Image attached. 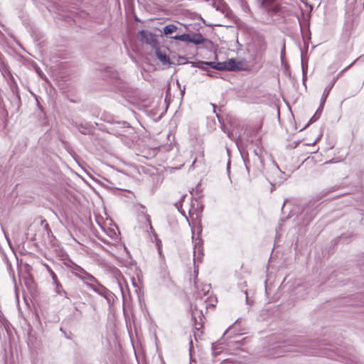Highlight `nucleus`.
<instances>
[{
  "mask_svg": "<svg viewBox=\"0 0 364 364\" xmlns=\"http://www.w3.org/2000/svg\"><path fill=\"white\" fill-rule=\"evenodd\" d=\"M224 132H226L228 134V136L230 138V139H232V134L230 132H227L226 130L224 129Z\"/></svg>",
  "mask_w": 364,
  "mask_h": 364,
  "instance_id": "nucleus-28",
  "label": "nucleus"
},
{
  "mask_svg": "<svg viewBox=\"0 0 364 364\" xmlns=\"http://www.w3.org/2000/svg\"><path fill=\"white\" fill-rule=\"evenodd\" d=\"M171 38L174 40H178L183 42L189 43V33H183L181 35H176L174 36H171Z\"/></svg>",
  "mask_w": 364,
  "mask_h": 364,
  "instance_id": "nucleus-18",
  "label": "nucleus"
},
{
  "mask_svg": "<svg viewBox=\"0 0 364 364\" xmlns=\"http://www.w3.org/2000/svg\"><path fill=\"white\" fill-rule=\"evenodd\" d=\"M156 55L157 58L161 62V63L164 65H170L171 63L170 61V58L166 53V50H162L160 48L156 49Z\"/></svg>",
  "mask_w": 364,
  "mask_h": 364,
  "instance_id": "nucleus-5",
  "label": "nucleus"
},
{
  "mask_svg": "<svg viewBox=\"0 0 364 364\" xmlns=\"http://www.w3.org/2000/svg\"><path fill=\"white\" fill-rule=\"evenodd\" d=\"M323 111V109H321V105H319L318 108L317 109L316 113L310 119L309 123H313L318 120V119L320 117L321 112Z\"/></svg>",
  "mask_w": 364,
  "mask_h": 364,
  "instance_id": "nucleus-19",
  "label": "nucleus"
},
{
  "mask_svg": "<svg viewBox=\"0 0 364 364\" xmlns=\"http://www.w3.org/2000/svg\"><path fill=\"white\" fill-rule=\"evenodd\" d=\"M209 306H211V304H208L207 299H204L200 296L196 299L194 306H191L192 320L195 329L194 336L196 338L199 336V331L203 327L202 316H203L204 309L207 311ZM212 306H213V304Z\"/></svg>",
  "mask_w": 364,
  "mask_h": 364,
  "instance_id": "nucleus-2",
  "label": "nucleus"
},
{
  "mask_svg": "<svg viewBox=\"0 0 364 364\" xmlns=\"http://www.w3.org/2000/svg\"><path fill=\"white\" fill-rule=\"evenodd\" d=\"M336 80H337V78L333 79L331 83H333V84H334V83H335V82L336 81Z\"/></svg>",
  "mask_w": 364,
  "mask_h": 364,
  "instance_id": "nucleus-34",
  "label": "nucleus"
},
{
  "mask_svg": "<svg viewBox=\"0 0 364 364\" xmlns=\"http://www.w3.org/2000/svg\"><path fill=\"white\" fill-rule=\"evenodd\" d=\"M266 49H267V43L265 42L264 40L262 39L260 41L259 48H258V51L260 53H264L265 52Z\"/></svg>",
  "mask_w": 364,
  "mask_h": 364,
  "instance_id": "nucleus-22",
  "label": "nucleus"
},
{
  "mask_svg": "<svg viewBox=\"0 0 364 364\" xmlns=\"http://www.w3.org/2000/svg\"><path fill=\"white\" fill-rule=\"evenodd\" d=\"M103 297L106 299L109 306H111L114 303L116 296L111 291L108 290Z\"/></svg>",
  "mask_w": 364,
  "mask_h": 364,
  "instance_id": "nucleus-15",
  "label": "nucleus"
},
{
  "mask_svg": "<svg viewBox=\"0 0 364 364\" xmlns=\"http://www.w3.org/2000/svg\"><path fill=\"white\" fill-rule=\"evenodd\" d=\"M215 6L216 9L220 10L225 16L228 17L230 16L231 11L225 4L220 3Z\"/></svg>",
  "mask_w": 364,
  "mask_h": 364,
  "instance_id": "nucleus-13",
  "label": "nucleus"
},
{
  "mask_svg": "<svg viewBox=\"0 0 364 364\" xmlns=\"http://www.w3.org/2000/svg\"><path fill=\"white\" fill-rule=\"evenodd\" d=\"M210 68L218 70H226V63L225 62H219L217 63H215L214 62H212V64L210 65Z\"/></svg>",
  "mask_w": 364,
  "mask_h": 364,
  "instance_id": "nucleus-16",
  "label": "nucleus"
},
{
  "mask_svg": "<svg viewBox=\"0 0 364 364\" xmlns=\"http://www.w3.org/2000/svg\"><path fill=\"white\" fill-rule=\"evenodd\" d=\"M245 294H246V301H247V302H248L247 293V292H245Z\"/></svg>",
  "mask_w": 364,
  "mask_h": 364,
  "instance_id": "nucleus-33",
  "label": "nucleus"
},
{
  "mask_svg": "<svg viewBox=\"0 0 364 364\" xmlns=\"http://www.w3.org/2000/svg\"><path fill=\"white\" fill-rule=\"evenodd\" d=\"M350 65H348V66H347L346 68H345L342 70V72H341V73H343V72H345L346 70H347L350 68Z\"/></svg>",
  "mask_w": 364,
  "mask_h": 364,
  "instance_id": "nucleus-31",
  "label": "nucleus"
},
{
  "mask_svg": "<svg viewBox=\"0 0 364 364\" xmlns=\"http://www.w3.org/2000/svg\"><path fill=\"white\" fill-rule=\"evenodd\" d=\"M45 266L53 279V284L57 283V281H58V277H57V275L55 274V273L53 271V269L48 264H46Z\"/></svg>",
  "mask_w": 364,
  "mask_h": 364,
  "instance_id": "nucleus-21",
  "label": "nucleus"
},
{
  "mask_svg": "<svg viewBox=\"0 0 364 364\" xmlns=\"http://www.w3.org/2000/svg\"><path fill=\"white\" fill-rule=\"evenodd\" d=\"M244 162H245V166H246V169L249 172L250 171V168H249V165H248L249 161L244 159Z\"/></svg>",
  "mask_w": 364,
  "mask_h": 364,
  "instance_id": "nucleus-27",
  "label": "nucleus"
},
{
  "mask_svg": "<svg viewBox=\"0 0 364 364\" xmlns=\"http://www.w3.org/2000/svg\"><path fill=\"white\" fill-rule=\"evenodd\" d=\"M333 87V83H331L323 90V95L321 98V109L323 108V105L326 101L327 97L328 96L329 92Z\"/></svg>",
  "mask_w": 364,
  "mask_h": 364,
  "instance_id": "nucleus-10",
  "label": "nucleus"
},
{
  "mask_svg": "<svg viewBox=\"0 0 364 364\" xmlns=\"http://www.w3.org/2000/svg\"><path fill=\"white\" fill-rule=\"evenodd\" d=\"M210 288L211 287H210V284H205V285L203 286L202 290L204 292V295H206L209 292V291L210 290Z\"/></svg>",
  "mask_w": 364,
  "mask_h": 364,
  "instance_id": "nucleus-23",
  "label": "nucleus"
},
{
  "mask_svg": "<svg viewBox=\"0 0 364 364\" xmlns=\"http://www.w3.org/2000/svg\"><path fill=\"white\" fill-rule=\"evenodd\" d=\"M86 286L102 296H104L109 290L100 282H97V284H90L86 282Z\"/></svg>",
  "mask_w": 364,
  "mask_h": 364,
  "instance_id": "nucleus-4",
  "label": "nucleus"
},
{
  "mask_svg": "<svg viewBox=\"0 0 364 364\" xmlns=\"http://www.w3.org/2000/svg\"><path fill=\"white\" fill-rule=\"evenodd\" d=\"M191 66L193 68H198L203 70H208L210 67L212 62L205 61H198V62H190Z\"/></svg>",
  "mask_w": 364,
  "mask_h": 364,
  "instance_id": "nucleus-8",
  "label": "nucleus"
},
{
  "mask_svg": "<svg viewBox=\"0 0 364 364\" xmlns=\"http://www.w3.org/2000/svg\"><path fill=\"white\" fill-rule=\"evenodd\" d=\"M77 129H78L79 132H81L82 134H87V129L86 127H84L82 126H79V127H77Z\"/></svg>",
  "mask_w": 364,
  "mask_h": 364,
  "instance_id": "nucleus-24",
  "label": "nucleus"
},
{
  "mask_svg": "<svg viewBox=\"0 0 364 364\" xmlns=\"http://www.w3.org/2000/svg\"><path fill=\"white\" fill-rule=\"evenodd\" d=\"M45 223V228H46V229L48 230L49 229L48 224L46 223V221L45 220H42V223Z\"/></svg>",
  "mask_w": 364,
  "mask_h": 364,
  "instance_id": "nucleus-30",
  "label": "nucleus"
},
{
  "mask_svg": "<svg viewBox=\"0 0 364 364\" xmlns=\"http://www.w3.org/2000/svg\"><path fill=\"white\" fill-rule=\"evenodd\" d=\"M146 218H147V221H148V223H149V225H150V229L152 230H153V228H152V226H151V220H150V218H149V215H147V217H146Z\"/></svg>",
  "mask_w": 364,
  "mask_h": 364,
  "instance_id": "nucleus-29",
  "label": "nucleus"
},
{
  "mask_svg": "<svg viewBox=\"0 0 364 364\" xmlns=\"http://www.w3.org/2000/svg\"><path fill=\"white\" fill-rule=\"evenodd\" d=\"M81 277V280L85 282L86 284V282L90 284H97V282H99V281L91 274L86 272L85 274H83Z\"/></svg>",
  "mask_w": 364,
  "mask_h": 364,
  "instance_id": "nucleus-11",
  "label": "nucleus"
},
{
  "mask_svg": "<svg viewBox=\"0 0 364 364\" xmlns=\"http://www.w3.org/2000/svg\"><path fill=\"white\" fill-rule=\"evenodd\" d=\"M301 68H302L303 75L304 76L305 73H306V70H307V65H304L303 59H301Z\"/></svg>",
  "mask_w": 364,
  "mask_h": 364,
  "instance_id": "nucleus-25",
  "label": "nucleus"
},
{
  "mask_svg": "<svg viewBox=\"0 0 364 364\" xmlns=\"http://www.w3.org/2000/svg\"><path fill=\"white\" fill-rule=\"evenodd\" d=\"M275 188V186L274 185H272V188L271 189V191H273V190Z\"/></svg>",
  "mask_w": 364,
  "mask_h": 364,
  "instance_id": "nucleus-35",
  "label": "nucleus"
},
{
  "mask_svg": "<svg viewBox=\"0 0 364 364\" xmlns=\"http://www.w3.org/2000/svg\"><path fill=\"white\" fill-rule=\"evenodd\" d=\"M318 346V343L316 341H312L309 345L304 344V345H300V352L306 353V354H311V355H316V354H320L323 355L328 357L331 358L332 359H338L341 358L342 360H345L346 357L343 355L340 354L341 352H337L338 349L336 348H328L326 347L327 346L325 343L321 344L320 348L318 350H316V347ZM339 351H341L339 350Z\"/></svg>",
  "mask_w": 364,
  "mask_h": 364,
  "instance_id": "nucleus-1",
  "label": "nucleus"
},
{
  "mask_svg": "<svg viewBox=\"0 0 364 364\" xmlns=\"http://www.w3.org/2000/svg\"><path fill=\"white\" fill-rule=\"evenodd\" d=\"M139 36L141 41L148 44H150L151 41L153 39V36H151V34L144 30L139 31Z\"/></svg>",
  "mask_w": 364,
  "mask_h": 364,
  "instance_id": "nucleus-9",
  "label": "nucleus"
},
{
  "mask_svg": "<svg viewBox=\"0 0 364 364\" xmlns=\"http://www.w3.org/2000/svg\"><path fill=\"white\" fill-rule=\"evenodd\" d=\"M206 39L200 33H189V43H193L195 45H200L203 43Z\"/></svg>",
  "mask_w": 364,
  "mask_h": 364,
  "instance_id": "nucleus-7",
  "label": "nucleus"
},
{
  "mask_svg": "<svg viewBox=\"0 0 364 364\" xmlns=\"http://www.w3.org/2000/svg\"><path fill=\"white\" fill-rule=\"evenodd\" d=\"M53 284L55 285V292L58 294L63 295L66 298H68L67 296L68 295L67 292L63 289L62 284L58 281H57V283H54Z\"/></svg>",
  "mask_w": 364,
  "mask_h": 364,
  "instance_id": "nucleus-14",
  "label": "nucleus"
},
{
  "mask_svg": "<svg viewBox=\"0 0 364 364\" xmlns=\"http://www.w3.org/2000/svg\"><path fill=\"white\" fill-rule=\"evenodd\" d=\"M255 156H256V161L260 164V166H258L257 168L261 171L264 166L263 160L262 159L261 154H259L256 150L254 151Z\"/></svg>",
  "mask_w": 364,
  "mask_h": 364,
  "instance_id": "nucleus-20",
  "label": "nucleus"
},
{
  "mask_svg": "<svg viewBox=\"0 0 364 364\" xmlns=\"http://www.w3.org/2000/svg\"><path fill=\"white\" fill-rule=\"evenodd\" d=\"M68 267L70 272L80 280L81 277H82V276L86 273V271L83 268L76 264H73L72 265H68Z\"/></svg>",
  "mask_w": 364,
  "mask_h": 364,
  "instance_id": "nucleus-6",
  "label": "nucleus"
},
{
  "mask_svg": "<svg viewBox=\"0 0 364 364\" xmlns=\"http://www.w3.org/2000/svg\"><path fill=\"white\" fill-rule=\"evenodd\" d=\"M218 343H213L212 344V349L213 350H216L218 349H220V348H218Z\"/></svg>",
  "mask_w": 364,
  "mask_h": 364,
  "instance_id": "nucleus-26",
  "label": "nucleus"
},
{
  "mask_svg": "<svg viewBox=\"0 0 364 364\" xmlns=\"http://www.w3.org/2000/svg\"><path fill=\"white\" fill-rule=\"evenodd\" d=\"M192 240L193 245V262L195 268L198 267V264L202 262L203 257V241L199 236L197 237H194V232H193Z\"/></svg>",
  "mask_w": 364,
  "mask_h": 364,
  "instance_id": "nucleus-3",
  "label": "nucleus"
},
{
  "mask_svg": "<svg viewBox=\"0 0 364 364\" xmlns=\"http://www.w3.org/2000/svg\"><path fill=\"white\" fill-rule=\"evenodd\" d=\"M225 63L227 67L226 70L233 71L240 69L237 65V61L233 58L229 59L228 61L225 62Z\"/></svg>",
  "mask_w": 364,
  "mask_h": 364,
  "instance_id": "nucleus-12",
  "label": "nucleus"
},
{
  "mask_svg": "<svg viewBox=\"0 0 364 364\" xmlns=\"http://www.w3.org/2000/svg\"><path fill=\"white\" fill-rule=\"evenodd\" d=\"M297 341H298V338H296V341H293V345H297V344H296V343H297V342H298Z\"/></svg>",
  "mask_w": 364,
  "mask_h": 364,
  "instance_id": "nucleus-32",
  "label": "nucleus"
},
{
  "mask_svg": "<svg viewBox=\"0 0 364 364\" xmlns=\"http://www.w3.org/2000/svg\"><path fill=\"white\" fill-rule=\"evenodd\" d=\"M177 26L173 24H169L164 28V33L165 35L171 34L177 30Z\"/></svg>",
  "mask_w": 364,
  "mask_h": 364,
  "instance_id": "nucleus-17",
  "label": "nucleus"
}]
</instances>
